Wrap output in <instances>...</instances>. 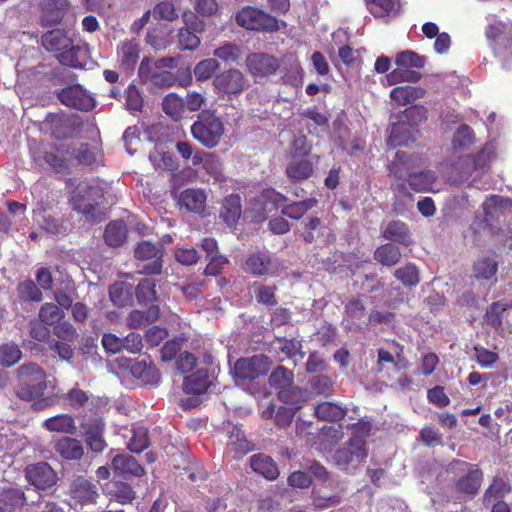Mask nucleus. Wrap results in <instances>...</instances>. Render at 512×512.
Listing matches in <instances>:
<instances>
[{
	"label": "nucleus",
	"instance_id": "obj_25",
	"mask_svg": "<svg viewBox=\"0 0 512 512\" xmlns=\"http://www.w3.org/2000/svg\"><path fill=\"white\" fill-rule=\"evenodd\" d=\"M382 236L390 241L397 242L404 246L412 243L410 230L402 221H391L382 229Z\"/></svg>",
	"mask_w": 512,
	"mask_h": 512
},
{
	"label": "nucleus",
	"instance_id": "obj_52",
	"mask_svg": "<svg viewBox=\"0 0 512 512\" xmlns=\"http://www.w3.org/2000/svg\"><path fill=\"white\" fill-rule=\"evenodd\" d=\"M421 73L414 70H406L404 68L397 67L392 72L386 75V81L388 85H395L401 82H418L421 79Z\"/></svg>",
	"mask_w": 512,
	"mask_h": 512
},
{
	"label": "nucleus",
	"instance_id": "obj_38",
	"mask_svg": "<svg viewBox=\"0 0 512 512\" xmlns=\"http://www.w3.org/2000/svg\"><path fill=\"white\" fill-rule=\"evenodd\" d=\"M70 40L64 31L55 29L42 36V45L45 49L58 54L70 45Z\"/></svg>",
	"mask_w": 512,
	"mask_h": 512
},
{
	"label": "nucleus",
	"instance_id": "obj_63",
	"mask_svg": "<svg viewBox=\"0 0 512 512\" xmlns=\"http://www.w3.org/2000/svg\"><path fill=\"white\" fill-rule=\"evenodd\" d=\"M506 484L501 480H495L493 483L489 486V488L486 490L484 494V503L486 505L494 504L504 496V494L507 492Z\"/></svg>",
	"mask_w": 512,
	"mask_h": 512
},
{
	"label": "nucleus",
	"instance_id": "obj_19",
	"mask_svg": "<svg viewBox=\"0 0 512 512\" xmlns=\"http://www.w3.org/2000/svg\"><path fill=\"white\" fill-rule=\"evenodd\" d=\"M82 427L88 447L94 452H102L106 447V442L103 438L105 429L103 420L100 418L89 419L82 424Z\"/></svg>",
	"mask_w": 512,
	"mask_h": 512
},
{
	"label": "nucleus",
	"instance_id": "obj_26",
	"mask_svg": "<svg viewBox=\"0 0 512 512\" xmlns=\"http://www.w3.org/2000/svg\"><path fill=\"white\" fill-rule=\"evenodd\" d=\"M210 385L208 371L198 369L195 373L184 378L183 391L186 394L200 395L207 391Z\"/></svg>",
	"mask_w": 512,
	"mask_h": 512
},
{
	"label": "nucleus",
	"instance_id": "obj_16",
	"mask_svg": "<svg viewBox=\"0 0 512 512\" xmlns=\"http://www.w3.org/2000/svg\"><path fill=\"white\" fill-rule=\"evenodd\" d=\"M135 257L138 260H152L143 267V272L147 274H159L162 269V252L159 247L149 241L140 242L135 248Z\"/></svg>",
	"mask_w": 512,
	"mask_h": 512
},
{
	"label": "nucleus",
	"instance_id": "obj_4",
	"mask_svg": "<svg viewBox=\"0 0 512 512\" xmlns=\"http://www.w3.org/2000/svg\"><path fill=\"white\" fill-rule=\"evenodd\" d=\"M103 194L99 180H85L77 185L70 202L74 210L82 213L88 220L96 221V208L100 204Z\"/></svg>",
	"mask_w": 512,
	"mask_h": 512
},
{
	"label": "nucleus",
	"instance_id": "obj_35",
	"mask_svg": "<svg viewBox=\"0 0 512 512\" xmlns=\"http://www.w3.org/2000/svg\"><path fill=\"white\" fill-rule=\"evenodd\" d=\"M512 308L511 302L496 301L493 302L486 310L484 321L494 330L498 331L503 325V313Z\"/></svg>",
	"mask_w": 512,
	"mask_h": 512
},
{
	"label": "nucleus",
	"instance_id": "obj_54",
	"mask_svg": "<svg viewBox=\"0 0 512 512\" xmlns=\"http://www.w3.org/2000/svg\"><path fill=\"white\" fill-rule=\"evenodd\" d=\"M475 137L472 129L463 124L460 125L453 137L452 145L454 149L465 150L474 143Z\"/></svg>",
	"mask_w": 512,
	"mask_h": 512
},
{
	"label": "nucleus",
	"instance_id": "obj_9",
	"mask_svg": "<svg viewBox=\"0 0 512 512\" xmlns=\"http://www.w3.org/2000/svg\"><path fill=\"white\" fill-rule=\"evenodd\" d=\"M243 269L254 276H277L280 272V263L268 252H254L250 254Z\"/></svg>",
	"mask_w": 512,
	"mask_h": 512
},
{
	"label": "nucleus",
	"instance_id": "obj_64",
	"mask_svg": "<svg viewBox=\"0 0 512 512\" xmlns=\"http://www.w3.org/2000/svg\"><path fill=\"white\" fill-rule=\"evenodd\" d=\"M19 297L23 300L41 301L42 293L32 280H26L18 286Z\"/></svg>",
	"mask_w": 512,
	"mask_h": 512
},
{
	"label": "nucleus",
	"instance_id": "obj_60",
	"mask_svg": "<svg viewBox=\"0 0 512 512\" xmlns=\"http://www.w3.org/2000/svg\"><path fill=\"white\" fill-rule=\"evenodd\" d=\"M136 297L140 304L150 303L156 298L155 283L153 280L145 278L136 288Z\"/></svg>",
	"mask_w": 512,
	"mask_h": 512
},
{
	"label": "nucleus",
	"instance_id": "obj_6",
	"mask_svg": "<svg viewBox=\"0 0 512 512\" xmlns=\"http://www.w3.org/2000/svg\"><path fill=\"white\" fill-rule=\"evenodd\" d=\"M235 21L242 28L262 32H275L286 26L284 21L251 6L242 8Z\"/></svg>",
	"mask_w": 512,
	"mask_h": 512
},
{
	"label": "nucleus",
	"instance_id": "obj_57",
	"mask_svg": "<svg viewBox=\"0 0 512 512\" xmlns=\"http://www.w3.org/2000/svg\"><path fill=\"white\" fill-rule=\"evenodd\" d=\"M163 111L169 115L171 118L177 120L181 118L183 108H184V100L178 97L176 94H168L162 102Z\"/></svg>",
	"mask_w": 512,
	"mask_h": 512
},
{
	"label": "nucleus",
	"instance_id": "obj_47",
	"mask_svg": "<svg viewBox=\"0 0 512 512\" xmlns=\"http://www.w3.org/2000/svg\"><path fill=\"white\" fill-rule=\"evenodd\" d=\"M107 492L111 496V499H114L121 504L130 503L135 498V492L132 487L121 481L113 483L109 488H107Z\"/></svg>",
	"mask_w": 512,
	"mask_h": 512
},
{
	"label": "nucleus",
	"instance_id": "obj_40",
	"mask_svg": "<svg viewBox=\"0 0 512 512\" xmlns=\"http://www.w3.org/2000/svg\"><path fill=\"white\" fill-rule=\"evenodd\" d=\"M138 42L135 40H127L118 46V57L121 65L126 69H131L135 66L139 58Z\"/></svg>",
	"mask_w": 512,
	"mask_h": 512
},
{
	"label": "nucleus",
	"instance_id": "obj_12",
	"mask_svg": "<svg viewBox=\"0 0 512 512\" xmlns=\"http://www.w3.org/2000/svg\"><path fill=\"white\" fill-rule=\"evenodd\" d=\"M213 86L218 93L239 94L248 87V82L241 71L229 69L214 78Z\"/></svg>",
	"mask_w": 512,
	"mask_h": 512
},
{
	"label": "nucleus",
	"instance_id": "obj_61",
	"mask_svg": "<svg viewBox=\"0 0 512 512\" xmlns=\"http://www.w3.org/2000/svg\"><path fill=\"white\" fill-rule=\"evenodd\" d=\"M218 68L219 64L217 60L208 58L196 64L194 67V75L198 81H205L211 78Z\"/></svg>",
	"mask_w": 512,
	"mask_h": 512
},
{
	"label": "nucleus",
	"instance_id": "obj_48",
	"mask_svg": "<svg viewBox=\"0 0 512 512\" xmlns=\"http://www.w3.org/2000/svg\"><path fill=\"white\" fill-rule=\"evenodd\" d=\"M317 200L310 198L300 202H293L282 207L281 212L283 215L291 219H300L309 209L316 206Z\"/></svg>",
	"mask_w": 512,
	"mask_h": 512
},
{
	"label": "nucleus",
	"instance_id": "obj_2",
	"mask_svg": "<svg viewBox=\"0 0 512 512\" xmlns=\"http://www.w3.org/2000/svg\"><path fill=\"white\" fill-rule=\"evenodd\" d=\"M421 165V158L407 157L404 152L398 151L389 166V172L396 179L407 181L411 189L416 192L428 191L435 182L436 176L430 170H418Z\"/></svg>",
	"mask_w": 512,
	"mask_h": 512
},
{
	"label": "nucleus",
	"instance_id": "obj_53",
	"mask_svg": "<svg viewBox=\"0 0 512 512\" xmlns=\"http://www.w3.org/2000/svg\"><path fill=\"white\" fill-rule=\"evenodd\" d=\"M228 434V445L233 451L240 454H246L251 450L250 443L246 440L240 428L233 426L232 429L228 431Z\"/></svg>",
	"mask_w": 512,
	"mask_h": 512
},
{
	"label": "nucleus",
	"instance_id": "obj_31",
	"mask_svg": "<svg viewBox=\"0 0 512 512\" xmlns=\"http://www.w3.org/2000/svg\"><path fill=\"white\" fill-rule=\"evenodd\" d=\"M313 172V161L311 158H294L286 168L288 178L294 181L308 179Z\"/></svg>",
	"mask_w": 512,
	"mask_h": 512
},
{
	"label": "nucleus",
	"instance_id": "obj_55",
	"mask_svg": "<svg viewBox=\"0 0 512 512\" xmlns=\"http://www.w3.org/2000/svg\"><path fill=\"white\" fill-rule=\"evenodd\" d=\"M269 383L276 389H287L293 384V373L284 367H277L271 373Z\"/></svg>",
	"mask_w": 512,
	"mask_h": 512
},
{
	"label": "nucleus",
	"instance_id": "obj_59",
	"mask_svg": "<svg viewBox=\"0 0 512 512\" xmlns=\"http://www.w3.org/2000/svg\"><path fill=\"white\" fill-rule=\"evenodd\" d=\"M63 316L64 312L53 303H45L39 311V318L46 325L59 323Z\"/></svg>",
	"mask_w": 512,
	"mask_h": 512
},
{
	"label": "nucleus",
	"instance_id": "obj_11",
	"mask_svg": "<svg viewBox=\"0 0 512 512\" xmlns=\"http://www.w3.org/2000/svg\"><path fill=\"white\" fill-rule=\"evenodd\" d=\"M287 198L274 189H266L256 198L252 210L255 212L253 220L261 222L266 219L267 214L283 207Z\"/></svg>",
	"mask_w": 512,
	"mask_h": 512
},
{
	"label": "nucleus",
	"instance_id": "obj_33",
	"mask_svg": "<svg viewBox=\"0 0 512 512\" xmlns=\"http://www.w3.org/2000/svg\"><path fill=\"white\" fill-rule=\"evenodd\" d=\"M367 9L374 17H391L399 13V0H365Z\"/></svg>",
	"mask_w": 512,
	"mask_h": 512
},
{
	"label": "nucleus",
	"instance_id": "obj_29",
	"mask_svg": "<svg viewBox=\"0 0 512 512\" xmlns=\"http://www.w3.org/2000/svg\"><path fill=\"white\" fill-rule=\"evenodd\" d=\"M250 465L254 472L264 476L268 480H274L279 475L276 464L273 459L267 455H253L250 458Z\"/></svg>",
	"mask_w": 512,
	"mask_h": 512
},
{
	"label": "nucleus",
	"instance_id": "obj_1",
	"mask_svg": "<svg viewBox=\"0 0 512 512\" xmlns=\"http://www.w3.org/2000/svg\"><path fill=\"white\" fill-rule=\"evenodd\" d=\"M19 387L16 395L23 401L32 402L34 410L40 411L55 405L57 395L44 397L47 388L46 373L36 363H24L17 369Z\"/></svg>",
	"mask_w": 512,
	"mask_h": 512
},
{
	"label": "nucleus",
	"instance_id": "obj_42",
	"mask_svg": "<svg viewBox=\"0 0 512 512\" xmlns=\"http://www.w3.org/2000/svg\"><path fill=\"white\" fill-rule=\"evenodd\" d=\"M127 237V227L123 221H114L107 225L104 239L111 247L121 246Z\"/></svg>",
	"mask_w": 512,
	"mask_h": 512
},
{
	"label": "nucleus",
	"instance_id": "obj_58",
	"mask_svg": "<svg viewBox=\"0 0 512 512\" xmlns=\"http://www.w3.org/2000/svg\"><path fill=\"white\" fill-rule=\"evenodd\" d=\"M152 15L155 19H162L171 22L179 17L174 3L170 0H164L156 4L152 10Z\"/></svg>",
	"mask_w": 512,
	"mask_h": 512
},
{
	"label": "nucleus",
	"instance_id": "obj_21",
	"mask_svg": "<svg viewBox=\"0 0 512 512\" xmlns=\"http://www.w3.org/2000/svg\"><path fill=\"white\" fill-rule=\"evenodd\" d=\"M482 209L486 221L498 219L512 212V200L499 195L489 196L483 203Z\"/></svg>",
	"mask_w": 512,
	"mask_h": 512
},
{
	"label": "nucleus",
	"instance_id": "obj_5",
	"mask_svg": "<svg viewBox=\"0 0 512 512\" xmlns=\"http://www.w3.org/2000/svg\"><path fill=\"white\" fill-rule=\"evenodd\" d=\"M191 133L203 146L214 148L224 134V124L214 113L203 111L198 121L191 126Z\"/></svg>",
	"mask_w": 512,
	"mask_h": 512
},
{
	"label": "nucleus",
	"instance_id": "obj_50",
	"mask_svg": "<svg viewBox=\"0 0 512 512\" xmlns=\"http://www.w3.org/2000/svg\"><path fill=\"white\" fill-rule=\"evenodd\" d=\"M22 357V351L15 343H4L0 345V364L4 367H11L18 363Z\"/></svg>",
	"mask_w": 512,
	"mask_h": 512
},
{
	"label": "nucleus",
	"instance_id": "obj_27",
	"mask_svg": "<svg viewBox=\"0 0 512 512\" xmlns=\"http://www.w3.org/2000/svg\"><path fill=\"white\" fill-rule=\"evenodd\" d=\"M55 450L66 460H79L84 454V447L81 441L70 437L59 439L56 442Z\"/></svg>",
	"mask_w": 512,
	"mask_h": 512
},
{
	"label": "nucleus",
	"instance_id": "obj_13",
	"mask_svg": "<svg viewBox=\"0 0 512 512\" xmlns=\"http://www.w3.org/2000/svg\"><path fill=\"white\" fill-rule=\"evenodd\" d=\"M27 481L37 489H48L57 482V474L46 462L28 465L25 470Z\"/></svg>",
	"mask_w": 512,
	"mask_h": 512
},
{
	"label": "nucleus",
	"instance_id": "obj_10",
	"mask_svg": "<svg viewBox=\"0 0 512 512\" xmlns=\"http://www.w3.org/2000/svg\"><path fill=\"white\" fill-rule=\"evenodd\" d=\"M270 361L267 356L255 355L250 358H241L234 365V375L242 380H253L267 373Z\"/></svg>",
	"mask_w": 512,
	"mask_h": 512
},
{
	"label": "nucleus",
	"instance_id": "obj_37",
	"mask_svg": "<svg viewBox=\"0 0 512 512\" xmlns=\"http://www.w3.org/2000/svg\"><path fill=\"white\" fill-rule=\"evenodd\" d=\"M159 317V307L156 305L150 306L146 311L133 310L127 317V325L130 328H140L148 325Z\"/></svg>",
	"mask_w": 512,
	"mask_h": 512
},
{
	"label": "nucleus",
	"instance_id": "obj_15",
	"mask_svg": "<svg viewBox=\"0 0 512 512\" xmlns=\"http://www.w3.org/2000/svg\"><path fill=\"white\" fill-rule=\"evenodd\" d=\"M456 465L457 469L463 473L456 482L457 491L468 496L475 495L481 485L482 472L466 462H458Z\"/></svg>",
	"mask_w": 512,
	"mask_h": 512
},
{
	"label": "nucleus",
	"instance_id": "obj_39",
	"mask_svg": "<svg viewBox=\"0 0 512 512\" xmlns=\"http://www.w3.org/2000/svg\"><path fill=\"white\" fill-rule=\"evenodd\" d=\"M134 377L140 379L145 384H157L160 381V372L152 363L145 360L138 361L131 367Z\"/></svg>",
	"mask_w": 512,
	"mask_h": 512
},
{
	"label": "nucleus",
	"instance_id": "obj_22",
	"mask_svg": "<svg viewBox=\"0 0 512 512\" xmlns=\"http://www.w3.org/2000/svg\"><path fill=\"white\" fill-rule=\"evenodd\" d=\"M207 196L201 189H186L179 196V205L187 211L201 214L205 210Z\"/></svg>",
	"mask_w": 512,
	"mask_h": 512
},
{
	"label": "nucleus",
	"instance_id": "obj_30",
	"mask_svg": "<svg viewBox=\"0 0 512 512\" xmlns=\"http://www.w3.org/2000/svg\"><path fill=\"white\" fill-rule=\"evenodd\" d=\"M111 302L117 307H125L133 302V286L123 281L116 282L109 287Z\"/></svg>",
	"mask_w": 512,
	"mask_h": 512
},
{
	"label": "nucleus",
	"instance_id": "obj_17",
	"mask_svg": "<svg viewBox=\"0 0 512 512\" xmlns=\"http://www.w3.org/2000/svg\"><path fill=\"white\" fill-rule=\"evenodd\" d=\"M192 165H202L205 172L214 180L216 183H222L226 180L223 173V165L218 156L213 153H206L201 150H196L192 157Z\"/></svg>",
	"mask_w": 512,
	"mask_h": 512
},
{
	"label": "nucleus",
	"instance_id": "obj_56",
	"mask_svg": "<svg viewBox=\"0 0 512 512\" xmlns=\"http://www.w3.org/2000/svg\"><path fill=\"white\" fill-rule=\"evenodd\" d=\"M149 445L148 431L144 427H136L132 430V436L128 442V449L134 453H140Z\"/></svg>",
	"mask_w": 512,
	"mask_h": 512
},
{
	"label": "nucleus",
	"instance_id": "obj_3",
	"mask_svg": "<svg viewBox=\"0 0 512 512\" xmlns=\"http://www.w3.org/2000/svg\"><path fill=\"white\" fill-rule=\"evenodd\" d=\"M353 435L346 447L338 449L334 454L336 465L343 471L352 472L367 458L366 437L369 435L371 425L359 422L353 425Z\"/></svg>",
	"mask_w": 512,
	"mask_h": 512
},
{
	"label": "nucleus",
	"instance_id": "obj_18",
	"mask_svg": "<svg viewBox=\"0 0 512 512\" xmlns=\"http://www.w3.org/2000/svg\"><path fill=\"white\" fill-rule=\"evenodd\" d=\"M58 98L62 104L78 110H89L94 107L92 97L86 95L79 86H70L62 89L58 94Z\"/></svg>",
	"mask_w": 512,
	"mask_h": 512
},
{
	"label": "nucleus",
	"instance_id": "obj_20",
	"mask_svg": "<svg viewBox=\"0 0 512 512\" xmlns=\"http://www.w3.org/2000/svg\"><path fill=\"white\" fill-rule=\"evenodd\" d=\"M113 471L123 477L135 476L141 477L144 469L138 464L136 459L128 454H117L111 460Z\"/></svg>",
	"mask_w": 512,
	"mask_h": 512
},
{
	"label": "nucleus",
	"instance_id": "obj_46",
	"mask_svg": "<svg viewBox=\"0 0 512 512\" xmlns=\"http://www.w3.org/2000/svg\"><path fill=\"white\" fill-rule=\"evenodd\" d=\"M423 93L424 91L420 88L399 86L391 90L390 97L400 105H407L413 102L416 98L422 96Z\"/></svg>",
	"mask_w": 512,
	"mask_h": 512
},
{
	"label": "nucleus",
	"instance_id": "obj_45",
	"mask_svg": "<svg viewBox=\"0 0 512 512\" xmlns=\"http://www.w3.org/2000/svg\"><path fill=\"white\" fill-rule=\"evenodd\" d=\"M498 270V263L489 257L477 260L473 266V275L476 279L490 280Z\"/></svg>",
	"mask_w": 512,
	"mask_h": 512
},
{
	"label": "nucleus",
	"instance_id": "obj_32",
	"mask_svg": "<svg viewBox=\"0 0 512 512\" xmlns=\"http://www.w3.org/2000/svg\"><path fill=\"white\" fill-rule=\"evenodd\" d=\"M242 213L241 199L237 194H231L223 200L220 217L231 226L237 222Z\"/></svg>",
	"mask_w": 512,
	"mask_h": 512
},
{
	"label": "nucleus",
	"instance_id": "obj_49",
	"mask_svg": "<svg viewBox=\"0 0 512 512\" xmlns=\"http://www.w3.org/2000/svg\"><path fill=\"white\" fill-rule=\"evenodd\" d=\"M67 146L68 144H62L59 148H57V154L53 152H46L44 154L45 162L57 172L65 170L67 167V162L71 161V159L67 157Z\"/></svg>",
	"mask_w": 512,
	"mask_h": 512
},
{
	"label": "nucleus",
	"instance_id": "obj_23",
	"mask_svg": "<svg viewBox=\"0 0 512 512\" xmlns=\"http://www.w3.org/2000/svg\"><path fill=\"white\" fill-rule=\"evenodd\" d=\"M87 53V47L83 44H75L70 40V45L56 55L58 61L73 68L83 67V60Z\"/></svg>",
	"mask_w": 512,
	"mask_h": 512
},
{
	"label": "nucleus",
	"instance_id": "obj_62",
	"mask_svg": "<svg viewBox=\"0 0 512 512\" xmlns=\"http://www.w3.org/2000/svg\"><path fill=\"white\" fill-rule=\"evenodd\" d=\"M395 277L406 286H415L419 282V274L415 265L408 264L395 270Z\"/></svg>",
	"mask_w": 512,
	"mask_h": 512
},
{
	"label": "nucleus",
	"instance_id": "obj_36",
	"mask_svg": "<svg viewBox=\"0 0 512 512\" xmlns=\"http://www.w3.org/2000/svg\"><path fill=\"white\" fill-rule=\"evenodd\" d=\"M72 495L81 503L94 502L98 496L95 485L82 477L73 482Z\"/></svg>",
	"mask_w": 512,
	"mask_h": 512
},
{
	"label": "nucleus",
	"instance_id": "obj_24",
	"mask_svg": "<svg viewBox=\"0 0 512 512\" xmlns=\"http://www.w3.org/2000/svg\"><path fill=\"white\" fill-rule=\"evenodd\" d=\"M67 157L74 159L79 164L92 165L97 163L101 158V153L96 147H90L88 144H80L79 146H67Z\"/></svg>",
	"mask_w": 512,
	"mask_h": 512
},
{
	"label": "nucleus",
	"instance_id": "obj_7",
	"mask_svg": "<svg viewBox=\"0 0 512 512\" xmlns=\"http://www.w3.org/2000/svg\"><path fill=\"white\" fill-rule=\"evenodd\" d=\"M169 60L162 59L157 62L143 60L139 67V76L145 83L161 88H169L176 82V77L170 71L163 70Z\"/></svg>",
	"mask_w": 512,
	"mask_h": 512
},
{
	"label": "nucleus",
	"instance_id": "obj_8",
	"mask_svg": "<svg viewBox=\"0 0 512 512\" xmlns=\"http://www.w3.org/2000/svg\"><path fill=\"white\" fill-rule=\"evenodd\" d=\"M182 20L184 27L179 29L178 45L181 50L193 51L200 45V38L197 33L204 31V22L191 11L183 12Z\"/></svg>",
	"mask_w": 512,
	"mask_h": 512
},
{
	"label": "nucleus",
	"instance_id": "obj_43",
	"mask_svg": "<svg viewBox=\"0 0 512 512\" xmlns=\"http://www.w3.org/2000/svg\"><path fill=\"white\" fill-rule=\"evenodd\" d=\"M426 57L412 50H405L397 53L395 56V64L397 67L406 70L421 69L426 64Z\"/></svg>",
	"mask_w": 512,
	"mask_h": 512
},
{
	"label": "nucleus",
	"instance_id": "obj_28",
	"mask_svg": "<svg viewBox=\"0 0 512 512\" xmlns=\"http://www.w3.org/2000/svg\"><path fill=\"white\" fill-rule=\"evenodd\" d=\"M43 427L50 432L74 434L77 430L74 418L69 414H58L43 422Z\"/></svg>",
	"mask_w": 512,
	"mask_h": 512
},
{
	"label": "nucleus",
	"instance_id": "obj_14",
	"mask_svg": "<svg viewBox=\"0 0 512 512\" xmlns=\"http://www.w3.org/2000/svg\"><path fill=\"white\" fill-rule=\"evenodd\" d=\"M246 66L254 77H267L274 74L279 66V60L267 53H252L246 58Z\"/></svg>",
	"mask_w": 512,
	"mask_h": 512
},
{
	"label": "nucleus",
	"instance_id": "obj_34",
	"mask_svg": "<svg viewBox=\"0 0 512 512\" xmlns=\"http://www.w3.org/2000/svg\"><path fill=\"white\" fill-rule=\"evenodd\" d=\"M347 413V409L345 407L340 406L339 404L333 402H322L315 406L314 414L315 416L323 421H339Z\"/></svg>",
	"mask_w": 512,
	"mask_h": 512
},
{
	"label": "nucleus",
	"instance_id": "obj_41",
	"mask_svg": "<svg viewBox=\"0 0 512 512\" xmlns=\"http://www.w3.org/2000/svg\"><path fill=\"white\" fill-rule=\"evenodd\" d=\"M275 408V405L270 404L266 409L262 411V418H274L275 424L280 427H285L289 425L293 420L294 410L286 406H279L277 410H275Z\"/></svg>",
	"mask_w": 512,
	"mask_h": 512
},
{
	"label": "nucleus",
	"instance_id": "obj_51",
	"mask_svg": "<svg viewBox=\"0 0 512 512\" xmlns=\"http://www.w3.org/2000/svg\"><path fill=\"white\" fill-rule=\"evenodd\" d=\"M61 398L68 406L73 409L85 407L90 399V394L78 387V385L71 388L68 392L63 394Z\"/></svg>",
	"mask_w": 512,
	"mask_h": 512
},
{
	"label": "nucleus",
	"instance_id": "obj_44",
	"mask_svg": "<svg viewBox=\"0 0 512 512\" xmlns=\"http://www.w3.org/2000/svg\"><path fill=\"white\" fill-rule=\"evenodd\" d=\"M374 258L385 266H393L401 259V252L398 247L392 244H384L375 250Z\"/></svg>",
	"mask_w": 512,
	"mask_h": 512
}]
</instances>
